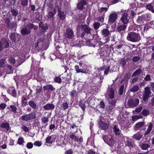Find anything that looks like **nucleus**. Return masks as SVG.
<instances>
[{"instance_id": "nucleus-58", "label": "nucleus", "mask_w": 154, "mask_h": 154, "mask_svg": "<svg viewBox=\"0 0 154 154\" xmlns=\"http://www.w3.org/2000/svg\"><path fill=\"white\" fill-rule=\"evenodd\" d=\"M42 90V87H41L39 88H37L36 89V94H40Z\"/></svg>"}, {"instance_id": "nucleus-41", "label": "nucleus", "mask_w": 154, "mask_h": 154, "mask_svg": "<svg viewBox=\"0 0 154 154\" xmlns=\"http://www.w3.org/2000/svg\"><path fill=\"white\" fill-rule=\"evenodd\" d=\"M100 26V23L99 22H95L93 24L94 28L95 30L98 29Z\"/></svg>"}, {"instance_id": "nucleus-7", "label": "nucleus", "mask_w": 154, "mask_h": 154, "mask_svg": "<svg viewBox=\"0 0 154 154\" xmlns=\"http://www.w3.org/2000/svg\"><path fill=\"white\" fill-rule=\"evenodd\" d=\"M139 103V100L138 98H131L128 102V107L133 108L136 106Z\"/></svg>"}, {"instance_id": "nucleus-64", "label": "nucleus", "mask_w": 154, "mask_h": 154, "mask_svg": "<svg viewBox=\"0 0 154 154\" xmlns=\"http://www.w3.org/2000/svg\"><path fill=\"white\" fill-rule=\"evenodd\" d=\"M33 146V144L32 143L29 142L27 143L26 146L28 148L31 149L32 147Z\"/></svg>"}, {"instance_id": "nucleus-62", "label": "nucleus", "mask_w": 154, "mask_h": 154, "mask_svg": "<svg viewBox=\"0 0 154 154\" xmlns=\"http://www.w3.org/2000/svg\"><path fill=\"white\" fill-rule=\"evenodd\" d=\"M51 136H49L47 137L46 139V143H52V141H50V140L51 139Z\"/></svg>"}, {"instance_id": "nucleus-33", "label": "nucleus", "mask_w": 154, "mask_h": 154, "mask_svg": "<svg viewBox=\"0 0 154 154\" xmlns=\"http://www.w3.org/2000/svg\"><path fill=\"white\" fill-rule=\"evenodd\" d=\"M79 106L82 108L83 111H85L86 106L84 101H80L79 103Z\"/></svg>"}, {"instance_id": "nucleus-47", "label": "nucleus", "mask_w": 154, "mask_h": 154, "mask_svg": "<svg viewBox=\"0 0 154 154\" xmlns=\"http://www.w3.org/2000/svg\"><path fill=\"white\" fill-rule=\"evenodd\" d=\"M41 120L42 122L43 123L45 124L48 122V118L46 117H42L41 118Z\"/></svg>"}, {"instance_id": "nucleus-59", "label": "nucleus", "mask_w": 154, "mask_h": 154, "mask_svg": "<svg viewBox=\"0 0 154 154\" xmlns=\"http://www.w3.org/2000/svg\"><path fill=\"white\" fill-rule=\"evenodd\" d=\"M23 142L24 140L23 137H20L19 138L18 143L19 144H21Z\"/></svg>"}, {"instance_id": "nucleus-36", "label": "nucleus", "mask_w": 154, "mask_h": 154, "mask_svg": "<svg viewBox=\"0 0 154 154\" xmlns=\"http://www.w3.org/2000/svg\"><path fill=\"white\" fill-rule=\"evenodd\" d=\"M8 61L11 64H14L16 63V60L14 58L12 57H10L8 59Z\"/></svg>"}, {"instance_id": "nucleus-51", "label": "nucleus", "mask_w": 154, "mask_h": 154, "mask_svg": "<svg viewBox=\"0 0 154 154\" xmlns=\"http://www.w3.org/2000/svg\"><path fill=\"white\" fill-rule=\"evenodd\" d=\"M96 19L98 21L103 23L104 20V17H103L100 16L96 17Z\"/></svg>"}, {"instance_id": "nucleus-63", "label": "nucleus", "mask_w": 154, "mask_h": 154, "mask_svg": "<svg viewBox=\"0 0 154 154\" xmlns=\"http://www.w3.org/2000/svg\"><path fill=\"white\" fill-rule=\"evenodd\" d=\"M108 9V8H107L102 7L100 8V12H102L103 11L106 12L107 11Z\"/></svg>"}, {"instance_id": "nucleus-46", "label": "nucleus", "mask_w": 154, "mask_h": 154, "mask_svg": "<svg viewBox=\"0 0 154 154\" xmlns=\"http://www.w3.org/2000/svg\"><path fill=\"white\" fill-rule=\"evenodd\" d=\"M113 129L116 135L119 134H120L119 130V128H117V126H114Z\"/></svg>"}, {"instance_id": "nucleus-61", "label": "nucleus", "mask_w": 154, "mask_h": 154, "mask_svg": "<svg viewBox=\"0 0 154 154\" xmlns=\"http://www.w3.org/2000/svg\"><path fill=\"white\" fill-rule=\"evenodd\" d=\"M98 123L99 125H108L107 124L103 122L101 120H100L99 121Z\"/></svg>"}, {"instance_id": "nucleus-1", "label": "nucleus", "mask_w": 154, "mask_h": 154, "mask_svg": "<svg viewBox=\"0 0 154 154\" xmlns=\"http://www.w3.org/2000/svg\"><path fill=\"white\" fill-rule=\"evenodd\" d=\"M38 28V26L35 25L31 23H29L26 24V26L21 29L20 33L23 35H28L31 34V30L33 29L34 30H36Z\"/></svg>"}, {"instance_id": "nucleus-15", "label": "nucleus", "mask_w": 154, "mask_h": 154, "mask_svg": "<svg viewBox=\"0 0 154 154\" xmlns=\"http://www.w3.org/2000/svg\"><path fill=\"white\" fill-rule=\"evenodd\" d=\"M110 69V66H106L104 65L103 66L100 67L99 68H98V72H100L101 71H103L105 70L104 72V74L105 75H107Z\"/></svg>"}, {"instance_id": "nucleus-49", "label": "nucleus", "mask_w": 154, "mask_h": 154, "mask_svg": "<svg viewBox=\"0 0 154 154\" xmlns=\"http://www.w3.org/2000/svg\"><path fill=\"white\" fill-rule=\"evenodd\" d=\"M140 58L139 56H134L132 58V61L134 62H136L139 60Z\"/></svg>"}, {"instance_id": "nucleus-60", "label": "nucleus", "mask_w": 154, "mask_h": 154, "mask_svg": "<svg viewBox=\"0 0 154 154\" xmlns=\"http://www.w3.org/2000/svg\"><path fill=\"white\" fill-rule=\"evenodd\" d=\"M143 107L141 106L137 108H136L135 109V111L137 113H139L141 111Z\"/></svg>"}, {"instance_id": "nucleus-29", "label": "nucleus", "mask_w": 154, "mask_h": 154, "mask_svg": "<svg viewBox=\"0 0 154 154\" xmlns=\"http://www.w3.org/2000/svg\"><path fill=\"white\" fill-rule=\"evenodd\" d=\"M146 9H148L154 13V7L153 6H152L151 3H149L148 5H146Z\"/></svg>"}, {"instance_id": "nucleus-14", "label": "nucleus", "mask_w": 154, "mask_h": 154, "mask_svg": "<svg viewBox=\"0 0 154 154\" xmlns=\"http://www.w3.org/2000/svg\"><path fill=\"white\" fill-rule=\"evenodd\" d=\"M39 26L41 29V32L44 33L48 29V26L47 23H44L41 21L39 23Z\"/></svg>"}, {"instance_id": "nucleus-53", "label": "nucleus", "mask_w": 154, "mask_h": 154, "mask_svg": "<svg viewBox=\"0 0 154 154\" xmlns=\"http://www.w3.org/2000/svg\"><path fill=\"white\" fill-rule=\"evenodd\" d=\"M152 126H148V128L147 129V131L145 132L144 134L146 135L148 134L151 130L152 128Z\"/></svg>"}, {"instance_id": "nucleus-24", "label": "nucleus", "mask_w": 154, "mask_h": 154, "mask_svg": "<svg viewBox=\"0 0 154 154\" xmlns=\"http://www.w3.org/2000/svg\"><path fill=\"white\" fill-rule=\"evenodd\" d=\"M114 94L115 91L112 88H111L109 91V94L108 95L109 98L111 99H113L114 97Z\"/></svg>"}, {"instance_id": "nucleus-13", "label": "nucleus", "mask_w": 154, "mask_h": 154, "mask_svg": "<svg viewBox=\"0 0 154 154\" xmlns=\"http://www.w3.org/2000/svg\"><path fill=\"white\" fill-rule=\"evenodd\" d=\"M123 24L127 25L128 23L129 19H128V14L127 13L125 12L122 15L120 20Z\"/></svg>"}, {"instance_id": "nucleus-30", "label": "nucleus", "mask_w": 154, "mask_h": 154, "mask_svg": "<svg viewBox=\"0 0 154 154\" xmlns=\"http://www.w3.org/2000/svg\"><path fill=\"white\" fill-rule=\"evenodd\" d=\"M143 135L140 133H137L134 135L132 137L133 138H135L137 140H139L142 137Z\"/></svg>"}, {"instance_id": "nucleus-3", "label": "nucleus", "mask_w": 154, "mask_h": 154, "mask_svg": "<svg viewBox=\"0 0 154 154\" xmlns=\"http://www.w3.org/2000/svg\"><path fill=\"white\" fill-rule=\"evenodd\" d=\"M127 39L128 41L135 42L139 41L140 37L139 34L134 32H130L128 33Z\"/></svg>"}, {"instance_id": "nucleus-38", "label": "nucleus", "mask_w": 154, "mask_h": 154, "mask_svg": "<svg viewBox=\"0 0 154 154\" xmlns=\"http://www.w3.org/2000/svg\"><path fill=\"white\" fill-rule=\"evenodd\" d=\"M149 111L148 110L146 109L143 110L141 112L142 115L145 116H146L149 115Z\"/></svg>"}, {"instance_id": "nucleus-6", "label": "nucleus", "mask_w": 154, "mask_h": 154, "mask_svg": "<svg viewBox=\"0 0 154 154\" xmlns=\"http://www.w3.org/2000/svg\"><path fill=\"white\" fill-rule=\"evenodd\" d=\"M9 46V40L3 38L0 40V51H2L4 48H7Z\"/></svg>"}, {"instance_id": "nucleus-45", "label": "nucleus", "mask_w": 154, "mask_h": 154, "mask_svg": "<svg viewBox=\"0 0 154 154\" xmlns=\"http://www.w3.org/2000/svg\"><path fill=\"white\" fill-rule=\"evenodd\" d=\"M124 89V85H122L120 88H119V94L120 95H122L123 94V91Z\"/></svg>"}, {"instance_id": "nucleus-26", "label": "nucleus", "mask_w": 154, "mask_h": 154, "mask_svg": "<svg viewBox=\"0 0 154 154\" xmlns=\"http://www.w3.org/2000/svg\"><path fill=\"white\" fill-rule=\"evenodd\" d=\"M127 26V25L124 24V25L118 26L117 29L119 31H125L126 29Z\"/></svg>"}, {"instance_id": "nucleus-40", "label": "nucleus", "mask_w": 154, "mask_h": 154, "mask_svg": "<svg viewBox=\"0 0 154 154\" xmlns=\"http://www.w3.org/2000/svg\"><path fill=\"white\" fill-rule=\"evenodd\" d=\"M126 63V62L125 59L122 58L120 61V64L121 65V66L124 67Z\"/></svg>"}, {"instance_id": "nucleus-23", "label": "nucleus", "mask_w": 154, "mask_h": 154, "mask_svg": "<svg viewBox=\"0 0 154 154\" xmlns=\"http://www.w3.org/2000/svg\"><path fill=\"white\" fill-rule=\"evenodd\" d=\"M101 33L104 37H108L110 34L109 31L107 29H103L101 31Z\"/></svg>"}, {"instance_id": "nucleus-2", "label": "nucleus", "mask_w": 154, "mask_h": 154, "mask_svg": "<svg viewBox=\"0 0 154 154\" xmlns=\"http://www.w3.org/2000/svg\"><path fill=\"white\" fill-rule=\"evenodd\" d=\"M79 27L80 29L81 32L80 33L79 37L83 38L86 34L87 35L91 33V28L88 25L82 24L79 26Z\"/></svg>"}, {"instance_id": "nucleus-5", "label": "nucleus", "mask_w": 154, "mask_h": 154, "mask_svg": "<svg viewBox=\"0 0 154 154\" xmlns=\"http://www.w3.org/2000/svg\"><path fill=\"white\" fill-rule=\"evenodd\" d=\"M4 22L9 29L15 30L16 29L17 25L16 21H13L11 23L10 18L6 17L4 20Z\"/></svg>"}, {"instance_id": "nucleus-16", "label": "nucleus", "mask_w": 154, "mask_h": 154, "mask_svg": "<svg viewBox=\"0 0 154 154\" xmlns=\"http://www.w3.org/2000/svg\"><path fill=\"white\" fill-rule=\"evenodd\" d=\"M86 4L87 2L85 0H82L78 3L77 7L78 9L82 10L84 8V5H86Z\"/></svg>"}, {"instance_id": "nucleus-9", "label": "nucleus", "mask_w": 154, "mask_h": 154, "mask_svg": "<svg viewBox=\"0 0 154 154\" xmlns=\"http://www.w3.org/2000/svg\"><path fill=\"white\" fill-rule=\"evenodd\" d=\"M36 115L34 112H31L28 114H26L21 117V119L23 121H27L35 119Z\"/></svg>"}, {"instance_id": "nucleus-21", "label": "nucleus", "mask_w": 154, "mask_h": 154, "mask_svg": "<svg viewBox=\"0 0 154 154\" xmlns=\"http://www.w3.org/2000/svg\"><path fill=\"white\" fill-rule=\"evenodd\" d=\"M75 69L77 73H85V71L84 69L81 68V66H79L78 65H75Z\"/></svg>"}, {"instance_id": "nucleus-17", "label": "nucleus", "mask_w": 154, "mask_h": 154, "mask_svg": "<svg viewBox=\"0 0 154 154\" xmlns=\"http://www.w3.org/2000/svg\"><path fill=\"white\" fill-rule=\"evenodd\" d=\"M43 88L44 91H54L55 89V88L51 84H47L46 85L44 86Z\"/></svg>"}, {"instance_id": "nucleus-48", "label": "nucleus", "mask_w": 154, "mask_h": 154, "mask_svg": "<svg viewBox=\"0 0 154 154\" xmlns=\"http://www.w3.org/2000/svg\"><path fill=\"white\" fill-rule=\"evenodd\" d=\"M54 15L53 12L50 11L48 12L47 17L49 18H51L54 17Z\"/></svg>"}, {"instance_id": "nucleus-19", "label": "nucleus", "mask_w": 154, "mask_h": 154, "mask_svg": "<svg viewBox=\"0 0 154 154\" xmlns=\"http://www.w3.org/2000/svg\"><path fill=\"white\" fill-rule=\"evenodd\" d=\"M8 93L14 97H17V93L15 89H13V88H11L8 89L7 90Z\"/></svg>"}, {"instance_id": "nucleus-25", "label": "nucleus", "mask_w": 154, "mask_h": 154, "mask_svg": "<svg viewBox=\"0 0 154 154\" xmlns=\"http://www.w3.org/2000/svg\"><path fill=\"white\" fill-rule=\"evenodd\" d=\"M142 72V70L141 69L139 68L136 70L133 73L132 77H135L137 75H140Z\"/></svg>"}, {"instance_id": "nucleus-22", "label": "nucleus", "mask_w": 154, "mask_h": 154, "mask_svg": "<svg viewBox=\"0 0 154 154\" xmlns=\"http://www.w3.org/2000/svg\"><path fill=\"white\" fill-rule=\"evenodd\" d=\"M7 108L8 109H10V111L12 112L14 114H15L17 112V108L14 105H11L9 106H8Z\"/></svg>"}, {"instance_id": "nucleus-44", "label": "nucleus", "mask_w": 154, "mask_h": 154, "mask_svg": "<svg viewBox=\"0 0 154 154\" xmlns=\"http://www.w3.org/2000/svg\"><path fill=\"white\" fill-rule=\"evenodd\" d=\"M105 105L103 100H102L100 102L99 107L102 109H104Z\"/></svg>"}, {"instance_id": "nucleus-52", "label": "nucleus", "mask_w": 154, "mask_h": 154, "mask_svg": "<svg viewBox=\"0 0 154 154\" xmlns=\"http://www.w3.org/2000/svg\"><path fill=\"white\" fill-rule=\"evenodd\" d=\"M151 79L150 75L147 74L144 79V80L146 81H150L151 80Z\"/></svg>"}, {"instance_id": "nucleus-32", "label": "nucleus", "mask_w": 154, "mask_h": 154, "mask_svg": "<svg viewBox=\"0 0 154 154\" xmlns=\"http://www.w3.org/2000/svg\"><path fill=\"white\" fill-rule=\"evenodd\" d=\"M12 66L10 65H7V67L6 73L8 74H11L13 72V70H12Z\"/></svg>"}, {"instance_id": "nucleus-39", "label": "nucleus", "mask_w": 154, "mask_h": 154, "mask_svg": "<svg viewBox=\"0 0 154 154\" xmlns=\"http://www.w3.org/2000/svg\"><path fill=\"white\" fill-rule=\"evenodd\" d=\"M27 99L24 97H22V98L21 102L23 105L25 106L27 105Z\"/></svg>"}, {"instance_id": "nucleus-37", "label": "nucleus", "mask_w": 154, "mask_h": 154, "mask_svg": "<svg viewBox=\"0 0 154 154\" xmlns=\"http://www.w3.org/2000/svg\"><path fill=\"white\" fill-rule=\"evenodd\" d=\"M21 5L23 7L27 6L28 3V0H21Z\"/></svg>"}, {"instance_id": "nucleus-18", "label": "nucleus", "mask_w": 154, "mask_h": 154, "mask_svg": "<svg viewBox=\"0 0 154 154\" xmlns=\"http://www.w3.org/2000/svg\"><path fill=\"white\" fill-rule=\"evenodd\" d=\"M57 11L58 15L60 19L62 20H64L65 18L66 15L64 14V12L62 11H61V9L59 8L58 7Z\"/></svg>"}, {"instance_id": "nucleus-10", "label": "nucleus", "mask_w": 154, "mask_h": 154, "mask_svg": "<svg viewBox=\"0 0 154 154\" xmlns=\"http://www.w3.org/2000/svg\"><path fill=\"white\" fill-rule=\"evenodd\" d=\"M118 15L116 13H113L111 14L109 16L108 23L110 25L112 24L117 20Z\"/></svg>"}, {"instance_id": "nucleus-27", "label": "nucleus", "mask_w": 154, "mask_h": 154, "mask_svg": "<svg viewBox=\"0 0 154 154\" xmlns=\"http://www.w3.org/2000/svg\"><path fill=\"white\" fill-rule=\"evenodd\" d=\"M11 12V13L12 16L16 17L18 14V11L16 9L11 8L10 10Z\"/></svg>"}, {"instance_id": "nucleus-50", "label": "nucleus", "mask_w": 154, "mask_h": 154, "mask_svg": "<svg viewBox=\"0 0 154 154\" xmlns=\"http://www.w3.org/2000/svg\"><path fill=\"white\" fill-rule=\"evenodd\" d=\"M1 128V130L3 131H5V129H6L7 131H8L10 129L9 126H0Z\"/></svg>"}, {"instance_id": "nucleus-54", "label": "nucleus", "mask_w": 154, "mask_h": 154, "mask_svg": "<svg viewBox=\"0 0 154 154\" xmlns=\"http://www.w3.org/2000/svg\"><path fill=\"white\" fill-rule=\"evenodd\" d=\"M5 59L4 58L0 60V67H3V66L4 64H5Z\"/></svg>"}, {"instance_id": "nucleus-56", "label": "nucleus", "mask_w": 154, "mask_h": 154, "mask_svg": "<svg viewBox=\"0 0 154 154\" xmlns=\"http://www.w3.org/2000/svg\"><path fill=\"white\" fill-rule=\"evenodd\" d=\"M70 138L72 140H77L78 141V139L76 137V136H75L74 134H71L70 136Z\"/></svg>"}, {"instance_id": "nucleus-28", "label": "nucleus", "mask_w": 154, "mask_h": 154, "mask_svg": "<svg viewBox=\"0 0 154 154\" xmlns=\"http://www.w3.org/2000/svg\"><path fill=\"white\" fill-rule=\"evenodd\" d=\"M139 146L143 149H147L148 148L150 147V145L147 143H141L139 144Z\"/></svg>"}, {"instance_id": "nucleus-34", "label": "nucleus", "mask_w": 154, "mask_h": 154, "mask_svg": "<svg viewBox=\"0 0 154 154\" xmlns=\"http://www.w3.org/2000/svg\"><path fill=\"white\" fill-rule=\"evenodd\" d=\"M139 89V86L137 85H134L133 87L130 90V92H135L138 91Z\"/></svg>"}, {"instance_id": "nucleus-42", "label": "nucleus", "mask_w": 154, "mask_h": 154, "mask_svg": "<svg viewBox=\"0 0 154 154\" xmlns=\"http://www.w3.org/2000/svg\"><path fill=\"white\" fill-rule=\"evenodd\" d=\"M77 94V92L75 90H73L69 92V95L72 98L74 97L75 95Z\"/></svg>"}, {"instance_id": "nucleus-55", "label": "nucleus", "mask_w": 154, "mask_h": 154, "mask_svg": "<svg viewBox=\"0 0 154 154\" xmlns=\"http://www.w3.org/2000/svg\"><path fill=\"white\" fill-rule=\"evenodd\" d=\"M7 105L5 103H1L0 104V109H4L6 107Z\"/></svg>"}, {"instance_id": "nucleus-43", "label": "nucleus", "mask_w": 154, "mask_h": 154, "mask_svg": "<svg viewBox=\"0 0 154 154\" xmlns=\"http://www.w3.org/2000/svg\"><path fill=\"white\" fill-rule=\"evenodd\" d=\"M62 105L63 109L64 110H66L68 107V105L66 102L63 103Z\"/></svg>"}, {"instance_id": "nucleus-20", "label": "nucleus", "mask_w": 154, "mask_h": 154, "mask_svg": "<svg viewBox=\"0 0 154 154\" xmlns=\"http://www.w3.org/2000/svg\"><path fill=\"white\" fill-rule=\"evenodd\" d=\"M44 109L46 110L51 109L52 110L55 107L54 105L51 103H47L43 106Z\"/></svg>"}, {"instance_id": "nucleus-8", "label": "nucleus", "mask_w": 154, "mask_h": 154, "mask_svg": "<svg viewBox=\"0 0 154 154\" xmlns=\"http://www.w3.org/2000/svg\"><path fill=\"white\" fill-rule=\"evenodd\" d=\"M151 94V91L149 87H146L145 88V91L143 94V97L144 103L146 104Z\"/></svg>"}, {"instance_id": "nucleus-4", "label": "nucleus", "mask_w": 154, "mask_h": 154, "mask_svg": "<svg viewBox=\"0 0 154 154\" xmlns=\"http://www.w3.org/2000/svg\"><path fill=\"white\" fill-rule=\"evenodd\" d=\"M150 16L148 14H143L141 16H138L136 20L137 23L138 24L142 25L145 23L146 21L150 20Z\"/></svg>"}, {"instance_id": "nucleus-31", "label": "nucleus", "mask_w": 154, "mask_h": 154, "mask_svg": "<svg viewBox=\"0 0 154 154\" xmlns=\"http://www.w3.org/2000/svg\"><path fill=\"white\" fill-rule=\"evenodd\" d=\"M29 104L31 107L34 109L37 108L36 104L33 100H30L29 102Z\"/></svg>"}, {"instance_id": "nucleus-11", "label": "nucleus", "mask_w": 154, "mask_h": 154, "mask_svg": "<svg viewBox=\"0 0 154 154\" xmlns=\"http://www.w3.org/2000/svg\"><path fill=\"white\" fill-rule=\"evenodd\" d=\"M20 38V36L17 34H16L15 33L12 32L9 35V38L13 43L18 42Z\"/></svg>"}, {"instance_id": "nucleus-12", "label": "nucleus", "mask_w": 154, "mask_h": 154, "mask_svg": "<svg viewBox=\"0 0 154 154\" xmlns=\"http://www.w3.org/2000/svg\"><path fill=\"white\" fill-rule=\"evenodd\" d=\"M64 36L65 37L69 39L72 38L74 36L73 31L70 29H67L66 32L65 33Z\"/></svg>"}, {"instance_id": "nucleus-57", "label": "nucleus", "mask_w": 154, "mask_h": 154, "mask_svg": "<svg viewBox=\"0 0 154 154\" xmlns=\"http://www.w3.org/2000/svg\"><path fill=\"white\" fill-rule=\"evenodd\" d=\"M116 100L115 99L109 101V103L113 106H115L116 105Z\"/></svg>"}, {"instance_id": "nucleus-35", "label": "nucleus", "mask_w": 154, "mask_h": 154, "mask_svg": "<svg viewBox=\"0 0 154 154\" xmlns=\"http://www.w3.org/2000/svg\"><path fill=\"white\" fill-rule=\"evenodd\" d=\"M54 81L57 83H60L62 82V79L60 77L58 76H55L54 78Z\"/></svg>"}]
</instances>
